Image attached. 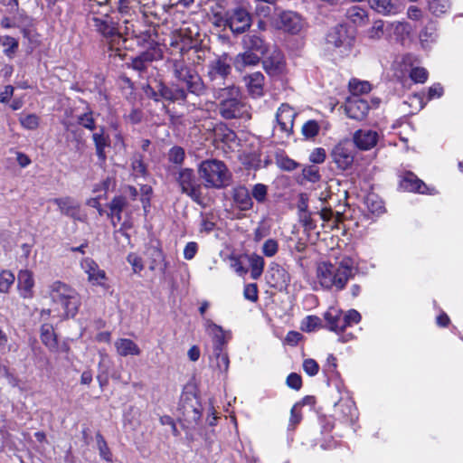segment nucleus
Masks as SVG:
<instances>
[{
	"label": "nucleus",
	"instance_id": "obj_61",
	"mask_svg": "<svg viewBox=\"0 0 463 463\" xmlns=\"http://www.w3.org/2000/svg\"><path fill=\"white\" fill-rule=\"evenodd\" d=\"M335 215V213H334L331 208L325 207L320 211L321 219L326 222H330Z\"/></svg>",
	"mask_w": 463,
	"mask_h": 463
},
{
	"label": "nucleus",
	"instance_id": "obj_16",
	"mask_svg": "<svg viewBox=\"0 0 463 463\" xmlns=\"http://www.w3.org/2000/svg\"><path fill=\"white\" fill-rule=\"evenodd\" d=\"M345 110L349 118L361 120L365 118L369 106L365 100L358 97H350L346 99Z\"/></svg>",
	"mask_w": 463,
	"mask_h": 463
},
{
	"label": "nucleus",
	"instance_id": "obj_22",
	"mask_svg": "<svg viewBox=\"0 0 463 463\" xmlns=\"http://www.w3.org/2000/svg\"><path fill=\"white\" fill-rule=\"evenodd\" d=\"M114 346L117 354L121 357L138 356L141 354V349L138 345L129 338L117 339L114 342Z\"/></svg>",
	"mask_w": 463,
	"mask_h": 463
},
{
	"label": "nucleus",
	"instance_id": "obj_51",
	"mask_svg": "<svg viewBox=\"0 0 463 463\" xmlns=\"http://www.w3.org/2000/svg\"><path fill=\"white\" fill-rule=\"evenodd\" d=\"M1 43H2L3 46L7 47V49L5 50L6 52H14L18 47V42L11 36L2 37Z\"/></svg>",
	"mask_w": 463,
	"mask_h": 463
},
{
	"label": "nucleus",
	"instance_id": "obj_4",
	"mask_svg": "<svg viewBox=\"0 0 463 463\" xmlns=\"http://www.w3.org/2000/svg\"><path fill=\"white\" fill-rule=\"evenodd\" d=\"M222 100L220 103V114L226 119L245 118L250 119V114L248 106L240 99V91L232 87L222 90Z\"/></svg>",
	"mask_w": 463,
	"mask_h": 463
},
{
	"label": "nucleus",
	"instance_id": "obj_41",
	"mask_svg": "<svg viewBox=\"0 0 463 463\" xmlns=\"http://www.w3.org/2000/svg\"><path fill=\"white\" fill-rule=\"evenodd\" d=\"M319 126L317 121L309 120L306 122L302 127V134L307 138H312L318 134Z\"/></svg>",
	"mask_w": 463,
	"mask_h": 463
},
{
	"label": "nucleus",
	"instance_id": "obj_35",
	"mask_svg": "<svg viewBox=\"0 0 463 463\" xmlns=\"http://www.w3.org/2000/svg\"><path fill=\"white\" fill-rule=\"evenodd\" d=\"M372 8L380 14H389L393 10L392 0H368Z\"/></svg>",
	"mask_w": 463,
	"mask_h": 463
},
{
	"label": "nucleus",
	"instance_id": "obj_48",
	"mask_svg": "<svg viewBox=\"0 0 463 463\" xmlns=\"http://www.w3.org/2000/svg\"><path fill=\"white\" fill-rule=\"evenodd\" d=\"M184 158V151L181 147H173L169 152V159L175 163L181 164Z\"/></svg>",
	"mask_w": 463,
	"mask_h": 463
},
{
	"label": "nucleus",
	"instance_id": "obj_27",
	"mask_svg": "<svg viewBox=\"0 0 463 463\" xmlns=\"http://www.w3.org/2000/svg\"><path fill=\"white\" fill-rule=\"evenodd\" d=\"M243 47L249 52H256L260 55H263L266 52V46L259 36L256 35H246L243 38Z\"/></svg>",
	"mask_w": 463,
	"mask_h": 463
},
{
	"label": "nucleus",
	"instance_id": "obj_45",
	"mask_svg": "<svg viewBox=\"0 0 463 463\" xmlns=\"http://www.w3.org/2000/svg\"><path fill=\"white\" fill-rule=\"evenodd\" d=\"M252 197L258 202H263L267 195V187L262 184H255L251 191Z\"/></svg>",
	"mask_w": 463,
	"mask_h": 463
},
{
	"label": "nucleus",
	"instance_id": "obj_28",
	"mask_svg": "<svg viewBox=\"0 0 463 463\" xmlns=\"http://www.w3.org/2000/svg\"><path fill=\"white\" fill-rule=\"evenodd\" d=\"M388 30L395 35L397 40L403 41L411 34L412 28L406 22L395 21L389 24Z\"/></svg>",
	"mask_w": 463,
	"mask_h": 463
},
{
	"label": "nucleus",
	"instance_id": "obj_3",
	"mask_svg": "<svg viewBox=\"0 0 463 463\" xmlns=\"http://www.w3.org/2000/svg\"><path fill=\"white\" fill-rule=\"evenodd\" d=\"M197 172L205 188L222 189L230 184L231 173L225 164L220 160L203 161Z\"/></svg>",
	"mask_w": 463,
	"mask_h": 463
},
{
	"label": "nucleus",
	"instance_id": "obj_20",
	"mask_svg": "<svg viewBox=\"0 0 463 463\" xmlns=\"http://www.w3.org/2000/svg\"><path fill=\"white\" fill-rule=\"evenodd\" d=\"M263 67L271 76L280 75L285 71L284 56L279 51H274L263 61Z\"/></svg>",
	"mask_w": 463,
	"mask_h": 463
},
{
	"label": "nucleus",
	"instance_id": "obj_63",
	"mask_svg": "<svg viewBox=\"0 0 463 463\" xmlns=\"http://www.w3.org/2000/svg\"><path fill=\"white\" fill-rule=\"evenodd\" d=\"M162 95L170 99H184L185 97V93L183 90H178L175 94H172L168 90H165Z\"/></svg>",
	"mask_w": 463,
	"mask_h": 463
},
{
	"label": "nucleus",
	"instance_id": "obj_25",
	"mask_svg": "<svg viewBox=\"0 0 463 463\" xmlns=\"http://www.w3.org/2000/svg\"><path fill=\"white\" fill-rule=\"evenodd\" d=\"M211 366L219 373H226L229 370L230 359L227 350L215 351L210 356Z\"/></svg>",
	"mask_w": 463,
	"mask_h": 463
},
{
	"label": "nucleus",
	"instance_id": "obj_26",
	"mask_svg": "<svg viewBox=\"0 0 463 463\" xmlns=\"http://www.w3.org/2000/svg\"><path fill=\"white\" fill-rule=\"evenodd\" d=\"M245 82L249 92L255 97L263 94L264 76L260 72H254L245 78Z\"/></svg>",
	"mask_w": 463,
	"mask_h": 463
},
{
	"label": "nucleus",
	"instance_id": "obj_1",
	"mask_svg": "<svg viewBox=\"0 0 463 463\" xmlns=\"http://www.w3.org/2000/svg\"><path fill=\"white\" fill-rule=\"evenodd\" d=\"M352 270L353 261L349 258H344L335 263L321 261L316 268V279L321 288L339 291L346 286Z\"/></svg>",
	"mask_w": 463,
	"mask_h": 463
},
{
	"label": "nucleus",
	"instance_id": "obj_64",
	"mask_svg": "<svg viewBox=\"0 0 463 463\" xmlns=\"http://www.w3.org/2000/svg\"><path fill=\"white\" fill-rule=\"evenodd\" d=\"M279 165L281 168H284L288 171L294 170L297 167L296 162L289 158L281 159L279 162Z\"/></svg>",
	"mask_w": 463,
	"mask_h": 463
},
{
	"label": "nucleus",
	"instance_id": "obj_56",
	"mask_svg": "<svg viewBox=\"0 0 463 463\" xmlns=\"http://www.w3.org/2000/svg\"><path fill=\"white\" fill-rule=\"evenodd\" d=\"M197 252V244L195 242H189L184 250V257L186 260H192Z\"/></svg>",
	"mask_w": 463,
	"mask_h": 463
},
{
	"label": "nucleus",
	"instance_id": "obj_5",
	"mask_svg": "<svg viewBox=\"0 0 463 463\" xmlns=\"http://www.w3.org/2000/svg\"><path fill=\"white\" fill-rule=\"evenodd\" d=\"M324 318L331 331L339 333L344 331L346 326L358 324L361 320V315L354 309L343 314L341 310L330 307L325 313Z\"/></svg>",
	"mask_w": 463,
	"mask_h": 463
},
{
	"label": "nucleus",
	"instance_id": "obj_37",
	"mask_svg": "<svg viewBox=\"0 0 463 463\" xmlns=\"http://www.w3.org/2000/svg\"><path fill=\"white\" fill-rule=\"evenodd\" d=\"M384 34V23L382 20L374 21L371 28L367 31V35L371 40H379Z\"/></svg>",
	"mask_w": 463,
	"mask_h": 463
},
{
	"label": "nucleus",
	"instance_id": "obj_6",
	"mask_svg": "<svg viewBox=\"0 0 463 463\" xmlns=\"http://www.w3.org/2000/svg\"><path fill=\"white\" fill-rule=\"evenodd\" d=\"M109 7L95 10V5L91 6L88 17L89 23L97 32L105 37H111L117 34V27L112 18L109 14Z\"/></svg>",
	"mask_w": 463,
	"mask_h": 463
},
{
	"label": "nucleus",
	"instance_id": "obj_9",
	"mask_svg": "<svg viewBox=\"0 0 463 463\" xmlns=\"http://www.w3.org/2000/svg\"><path fill=\"white\" fill-rule=\"evenodd\" d=\"M231 65L227 54H223L213 61L208 68V77L213 82L221 84L230 74Z\"/></svg>",
	"mask_w": 463,
	"mask_h": 463
},
{
	"label": "nucleus",
	"instance_id": "obj_14",
	"mask_svg": "<svg viewBox=\"0 0 463 463\" xmlns=\"http://www.w3.org/2000/svg\"><path fill=\"white\" fill-rule=\"evenodd\" d=\"M296 115L294 109L288 104H282L276 113L277 125L287 136L292 132Z\"/></svg>",
	"mask_w": 463,
	"mask_h": 463
},
{
	"label": "nucleus",
	"instance_id": "obj_60",
	"mask_svg": "<svg viewBox=\"0 0 463 463\" xmlns=\"http://www.w3.org/2000/svg\"><path fill=\"white\" fill-rule=\"evenodd\" d=\"M443 94V88L439 84H434L429 90V97L432 98H439Z\"/></svg>",
	"mask_w": 463,
	"mask_h": 463
},
{
	"label": "nucleus",
	"instance_id": "obj_11",
	"mask_svg": "<svg viewBox=\"0 0 463 463\" xmlns=\"http://www.w3.org/2000/svg\"><path fill=\"white\" fill-rule=\"evenodd\" d=\"M61 213L73 218L74 220L84 222L86 214L80 210V203L71 197H61L53 200Z\"/></svg>",
	"mask_w": 463,
	"mask_h": 463
},
{
	"label": "nucleus",
	"instance_id": "obj_57",
	"mask_svg": "<svg viewBox=\"0 0 463 463\" xmlns=\"http://www.w3.org/2000/svg\"><path fill=\"white\" fill-rule=\"evenodd\" d=\"M302 338V335L300 333L297 331H289L285 338V341L287 344L290 345H296Z\"/></svg>",
	"mask_w": 463,
	"mask_h": 463
},
{
	"label": "nucleus",
	"instance_id": "obj_18",
	"mask_svg": "<svg viewBox=\"0 0 463 463\" xmlns=\"http://www.w3.org/2000/svg\"><path fill=\"white\" fill-rule=\"evenodd\" d=\"M332 156L335 163L343 170L349 168L354 162V154L347 146V142H340L335 146Z\"/></svg>",
	"mask_w": 463,
	"mask_h": 463
},
{
	"label": "nucleus",
	"instance_id": "obj_29",
	"mask_svg": "<svg viewBox=\"0 0 463 463\" xmlns=\"http://www.w3.org/2000/svg\"><path fill=\"white\" fill-rule=\"evenodd\" d=\"M233 199L238 207L241 210H248L252 205L251 198L245 187H238L234 189Z\"/></svg>",
	"mask_w": 463,
	"mask_h": 463
},
{
	"label": "nucleus",
	"instance_id": "obj_39",
	"mask_svg": "<svg viewBox=\"0 0 463 463\" xmlns=\"http://www.w3.org/2000/svg\"><path fill=\"white\" fill-rule=\"evenodd\" d=\"M21 125L27 129H36L40 123V118L35 114H27L20 118Z\"/></svg>",
	"mask_w": 463,
	"mask_h": 463
},
{
	"label": "nucleus",
	"instance_id": "obj_7",
	"mask_svg": "<svg viewBox=\"0 0 463 463\" xmlns=\"http://www.w3.org/2000/svg\"><path fill=\"white\" fill-rule=\"evenodd\" d=\"M177 182L184 194L190 196L194 202L201 205H207L208 201L203 196V188L195 184L193 170L185 168L179 172Z\"/></svg>",
	"mask_w": 463,
	"mask_h": 463
},
{
	"label": "nucleus",
	"instance_id": "obj_62",
	"mask_svg": "<svg viewBox=\"0 0 463 463\" xmlns=\"http://www.w3.org/2000/svg\"><path fill=\"white\" fill-rule=\"evenodd\" d=\"M350 15L354 23L358 21L363 23L366 18L364 12L358 8L353 9L352 14Z\"/></svg>",
	"mask_w": 463,
	"mask_h": 463
},
{
	"label": "nucleus",
	"instance_id": "obj_40",
	"mask_svg": "<svg viewBox=\"0 0 463 463\" xmlns=\"http://www.w3.org/2000/svg\"><path fill=\"white\" fill-rule=\"evenodd\" d=\"M93 140L97 148L98 156L104 158V148L108 145L107 137L104 136L103 132L95 133L93 134Z\"/></svg>",
	"mask_w": 463,
	"mask_h": 463
},
{
	"label": "nucleus",
	"instance_id": "obj_46",
	"mask_svg": "<svg viewBox=\"0 0 463 463\" xmlns=\"http://www.w3.org/2000/svg\"><path fill=\"white\" fill-rule=\"evenodd\" d=\"M304 371L310 376H314L318 373L319 366L314 359H306L303 362Z\"/></svg>",
	"mask_w": 463,
	"mask_h": 463
},
{
	"label": "nucleus",
	"instance_id": "obj_54",
	"mask_svg": "<svg viewBox=\"0 0 463 463\" xmlns=\"http://www.w3.org/2000/svg\"><path fill=\"white\" fill-rule=\"evenodd\" d=\"M128 260L132 265L135 272H139L143 269V263L141 259L136 254H129Z\"/></svg>",
	"mask_w": 463,
	"mask_h": 463
},
{
	"label": "nucleus",
	"instance_id": "obj_33",
	"mask_svg": "<svg viewBox=\"0 0 463 463\" xmlns=\"http://www.w3.org/2000/svg\"><path fill=\"white\" fill-rule=\"evenodd\" d=\"M321 327V319L317 316H307L302 320L300 325V329L307 333L314 332Z\"/></svg>",
	"mask_w": 463,
	"mask_h": 463
},
{
	"label": "nucleus",
	"instance_id": "obj_59",
	"mask_svg": "<svg viewBox=\"0 0 463 463\" xmlns=\"http://www.w3.org/2000/svg\"><path fill=\"white\" fill-rule=\"evenodd\" d=\"M407 16L411 20H420L422 16L421 11L416 6H410L407 11Z\"/></svg>",
	"mask_w": 463,
	"mask_h": 463
},
{
	"label": "nucleus",
	"instance_id": "obj_24",
	"mask_svg": "<svg viewBox=\"0 0 463 463\" xmlns=\"http://www.w3.org/2000/svg\"><path fill=\"white\" fill-rule=\"evenodd\" d=\"M40 338L43 345L46 346L49 351L53 353L58 352V338L52 325L44 324L42 326L40 330Z\"/></svg>",
	"mask_w": 463,
	"mask_h": 463
},
{
	"label": "nucleus",
	"instance_id": "obj_10",
	"mask_svg": "<svg viewBox=\"0 0 463 463\" xmlns=\"http://www.w3.org/2000/svg\"><path fill=\"white\" fill-rule=\"evenodd\" d=\"M207 333L212 337L213 352L226 350L227 344L231 339V333L224 331L220 326L207 320L205 323Z\"/></svg>",
	"mask_w": 463,
	"mask_h": 463
},
{
	"label": "nucleus",
	"instance_id": "obj_23",
	"mask_svg": "<svg viewBox=\"0 0 463 463\" xmlns=\"http://www.w3.org/2000/svg\"><path fill=\"white\" fill-rule=\"evenodd\" d=\"M260 60V57L258 53L245 50L235 56L233 66L237 71H242L247 67L257 65Z\"/></svg>",
	"mask_w": 463,
	"mask_h": 463
},
{
	"label": "nucleus",
	"instance_id": "obj_50",
	"mask_svg": "<svg viewBox=\"0 0 463 463\" xmlns=\"http://www.w3.org/2000/svg\"><path fill=\"white\" fill-rule=\"evenodd\" d=\"M326 159V152L323 148H316L314 149L310 156H309V160L315 164H321L325 161Z\"/></svg>",
	"mask_w": 463,
	"mask_h": 463
},
{
	"label": "nucleus",
	"instance_id": "obj_38",
	"mask_svg": "<svg viewBox=\"0 0 463 463\" xmlns=\"http://www.w3.org/2000/svg\"><path fill=\"white\" fill-rule=\"evenodd\" d=\"M449 0H432L430 3V11L437 15L445 14L449 9Z\"/></svg>",
	"mask_w": 463,
	"mask_h": 463
},
{
	"label": "nucleus",
	"instance_id": "obj_47",
	"mask_svg": "<svg viewBox=\"0 0 463 463\" xmlns=\"http://www.w3.org/2000/svg\"><path fill=\"white\" fill-rule=\"evenodd\" d=\"M243 295L246 299L255 302L258 299V288L254 283L248 284L244 288Z\"/></svg>",
	"mask_w": 463,
	"mask_h": 463
},
{
	"label": "nucleus",
	"instance_id": "obj_32",
	"mask_svg": "<svg viewBox=\"0 0 463 463\" xmlns=\"http://www.w3.org/2000/svg\"><path fill=\"white\" fill-rule=\"evenodd\" d=\"M125 204H126V201L122 197H116L109 203V210H110V214L112 216L113 225H115V219L118 222H120V220H121L120 213H121L122 210L124 209Z\"/></svg>",
	"mask_w": 463,
	"mask_h": 463
},
{
	"label": "nucleus",
	"instance_id": "obj_49",
	"mask_svg": "<svg viewBox=\"0 0 463 463\" xmlns=\"http://www.w3.org/2000/svg\"><path fill=\"white\" fill-rule=\"evenodd\" d=\"M287 384L292 389L299 390L302 386V380L300 375L295 373H290L287 377Z\"/></svg>",
	"mask_w": 463,
	"mask_h": 463
},
{
	"label": "nucleus",
	"instance_id": "obj_15",
	"mask_svg": "<svg viewBox=\"0 0 463 463\" xmlns=\"http://www.w3.org/2000/svg\"><path fill=\"white\" fill-rule=\"evenodd\" d=\"M34 285V275L32 270L24 269L18 272L17 288L23 298H32L33 297Z\"/></svg>",
	"mask_w": 463,
	"mask_h": 463
},
{
	"label": "nucleus",
	"instance_id": "obj_12",
	"mask_svg": "<svg viewBox=\"0 0 463 463\" xmlns=\"http://www.w3.org/2000/svg\"><path fill=\"white\" fill-rule=\"evenodd\" d=\"M226 23L233 33H240L250 27L251 19L246 10L236 8L227 14Z\"/></svg>",
	"mask_w": 463,
	"mask_h": 463
},
{
	"label": "nucleus",
	"instance_id": "obj_31",
	"mask_svg": "<svg viewBox=\"0 0 463 463\" xmlns=\"http://www.w3.org/2000/svg\"><path fill=\"white\" fill-rule=\"evenodd\" d=\"M349 90L353 97H358L359 95L370 92L371 85L368 81H362L354 79L349 82Z\"/></svg>",
	"mask_w": 463,
	"mask_h": 463
},
{
	"label": "nucleus",
	"instance_id": "obj_44",
	"mask_svg": "<svg viewBox=\"0 0 463 463\" xmlns=\"http://www.w3.org/2000/svg\"><path fill=\"white\" fill-rule=\"evenodd\" d=\"M366 203L369 210L373 213L380 214L384 211V206L383 203L381 201L374 200L373 196H368L366 199Z\"/></svg>",
	"mask_w": 463,
	"mask_h": 463
},
{
	"label": "nucleus",
	"instance_id": "obj_34",
	"mask_svg": "<svg viewBox=\"0 0 463 463\" xmlns=\"http://www.w3.org/2000/svg\"><path fill=\"white\" fill-rule=\"evenodd\" d=\"M403 185L406 189L420 194H424L426 191V185L412 175H410L403 179Z\"/></svg>",
	"mask_w": 463,
	"mask_h": 463
},
{
	"label": "nucleus",
	"instance_id": "obj_17",
	"mask_svg": "<svg viewBox=\"0 0 463 463\" xmlns=\"http://www.w3.org/2000/svg\"><path fill=\"white\" fill-rule=\"evenodd\" d=\"M326 43L335 48H343L345 51L350 49L352 38L348 35L345 27L340 25L334 28L326 37Z\"/></svg>",
	"mask_w": 463,
	"mask_h": 463
},
{
	"label": "nucleus",
	"instance_id": "obj_36",
	"mask_svg": "<svg viewBox=\"0 0 463 463\" xmlns=\"http://www.w3.org/2000/svg\"><path fill=\"white\" fill-rule=\"evenodd\" d=\"M14 275L9 270L0 272V292L7 293L14 282Z\"/></svg>",
	"mask_w": 463,
	"mask_h": 463
},
{
	"label": "nucleus",
	"instance_id": "obj_2",
	"mask_svg": "<svg viewBox=\"0 0 463 463\" xmlns=\"http://www.w3.org/2000/svg\"><path fill=\"white\" fill-rule=\"evenodd\" d=\"M48 296L56 307V317L61 318L74 317L80 306L78 292L68 284L55 280L50 284Z\"/></svg>",
	"mask_w": 463,
	"mask_h": 463
},
{
	"label": "nucleus",
	"instance_id": "obj_43",
	"mask_svg": "<svg viewBox=\"0 0 463 463\" xmlns=\"http://www.w3.org/2000/svg\"><path fill=\"white\" fill-rule=\"evenodd\" d=\"M410 77L416 83H423L428 79V72L424 68L415 67L411 69Z\"/></svg>",
	"mask_w": 463,
	"mask_h": 463
},
{
	"label": "nucleus",
	"instance_id": "obj_8",
	"mask_svg": "<svg viewBox=\"0 0 463 463\" xmlns=\"http://www.w3.org/2000/svg\"><path fill=\"white\" fill-rule=\"evenodd\" d=\"M278 29L289 33H298L305 26V23L299 14L294 12H282L274 22Z\"/></svg>",
	"mask_w": 463,
	"mask_h": 463
},
{
	"label": "nucleus",
	"instance_id": "obj_13",
	"mask_svg": "<svg viewBox=\"0 0 463 463\" xmlns=\"http://www.w3.org/2000/svg\"><path fill=\"white\" fill-rule=\"evenodd\" d=\"M352 139L358 149L367 151L377 145L380 135L373 129H359L353 134Z\"/></svg>",
	"mask_w": 463,
	"mask_h": 463
},
{
	"label": "nucleus",
	"instance_id": "obj_53",
	"mask_svg": "<svg viewBox=\"0 0 463 463\" xmlns=\"http://www.w3.org/2000/svg\"><path fill=\"white\" fill-rule=\"evenodd\" d=\"M304 176L310 182H317L319 179V174L316 167L308 166L303 170Z\"/></svg>",
	"mask_w": 463,
	"mask_h": 463
},
{
	"label": "nucleus",
	"instance_id": "obj_55",
	"mask_svg": "<svg viewBox=\"0 0 463 463\" xmlns=\"http://www.w3.org/2000/svg\"><path fill=\"white\" fill-rule=\"evenodd\" d=\"M14 89L11 85L5 86L3 90L0 91V102H8L14 94Z\"/></svg>",
	"mask_w": 463,
	"mask_h": 463
},
{
	"label": "nucleus",
	"instance_id": "obj_52",
	"mask_svg": "<svg viewBox=\"0 0 463 463\" xmlns=\"http://www.w3.org/2000/svg\"><path fill=\"white\" fill-rule=\"evenodd\" d=\"M290 423L293 426H296L301 420V406L299 404H295L290 411Z\"/></svg>",
	"mask_w": 463,
	"mask_h": 463
},
{
	"label": "nucleus",
	"instance_id": "obj_21",
	"mask_svg": "<svg viewBox=\"0 0 463 463\" xmlns=\"http://www.w3.org/2000/svg\"><path fill=\"white\" fill-rule=\"evenodd\" d=\"M177 77L184 83L190 92L194 94L203 92V84L196 73H192L189 70L183 68L177 71Z\"/></svg>",
	"mask_w": 463,
	"mask_h": 463
},
{
	"label": "nucleus",
	"instance_id": "obj_42",
	"mask_svg": "<svg viewBox=\"0 0 463 463\" xmlns=\"http://www.w3.org/2000/svg\"><path fill=\"white\" fill-rule=\"evenodd\" d=\"M278 250L279 243L276 240L269 239L263 243L262 252L268 258L275 256L278 252Z\"/></svg>",
	"mask_w": 463,
	"mask_h": 463
},
{
	"label": "nucleus",
	"instance_id": "obj_58",
	"mask_svg": "<svg viewBox=\"0 0 463 463\" xmlns=\"http://www.w3.org/2000/svg\"><path fill=\"white\" fill-rule=\"evenodd\" d=\"M79 122L86 128H89V129L94 128V120H93L91 115H90V114L82 115L79 118Z\"/></svg>",
	"mask_w": 463,
	"mask_h": 463
},
{
	"label": "nucleus",
	"instance_id": "obj_30",
	"mask_svg": "<svg viewBox=\"0 0 463 463\" xmlns=\"http://www.w3.org/2000/svg\"><path fill=\"white\" fill-rule=\"evenodd\" d=\"M250 267V275L253 279H259L264 269L265 261L263 258L257 254H251L248 257Z\"/></svg>",
	"mask_w": 463,
	"mask_h": 463
},
{
	"label": "nucleus",
	"instance_id": "obj_19",
	"mask_svg": "<svg viewBox=\"0 0 463 463\" xmlns=\"http://www.w3.org/2000/svg\"><path fill=\"white\" fill-rule=\"evenodd\" d=\"M84 272L88 275V281L92 285L101 286L106 280V273L91 259H84L80 264Z\"/></svg>",
	"mask_w": 463,
	"mask_h": 463
}]
</instances>
